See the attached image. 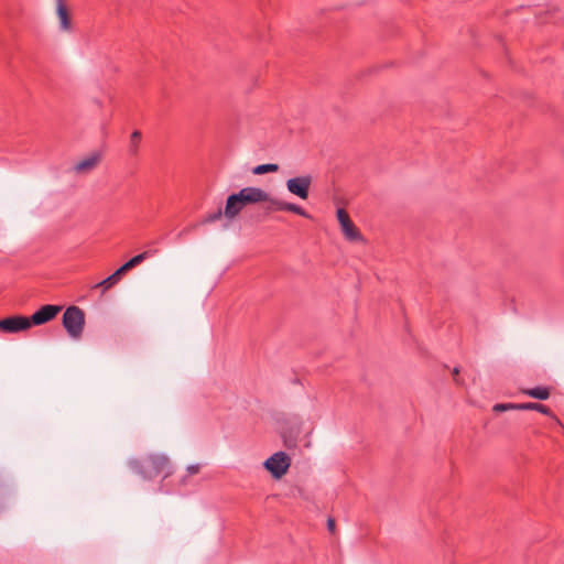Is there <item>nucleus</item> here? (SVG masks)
Returning a JSON list of instances; mask_svg holds the SVG:
<instances>
[{
	"label": "nucleus",
	"instance_id": "nucleus-1",
	"mask_svg": "<svg viewBox=\"0 0 564 564\" xmlns=\"http://www.w3.org/2000/svg\"><path fill=\"white\" fill-rule=\"evenodd\" d=\"M130 468L144 479H153L160 475L164 478L171 475V463L163 454H151L141 458L131 459Z\"/></svg>",
	"mask_w": 564,
	"mask_h": 564
},
{
	"label": "nucleus",
	"instance_id": "nucleus-2",
	"mask_svg": "<svg viewBox=\"0 0 564 564\" xmlns=\"http://www.w3.org/2000/svg\"><path fill=\"white\" fill-rule=\"evenodd\" d=\"M62 324L72 338H80L85 327L84 311L75 305L68 306L63 314Z\"/></svg>",
	"mask_w": 564,
	"mask_h": 564
},
{
	"label": "nucleus",
	"instance_id": "nucleus-3",
	"mask_svg": "<svg viewBox=\"0 0 564 564\" xmlns=\"http://www.w3.org/2000/svg\"><path fill=\"white\" fill-rule=\"evenodd\" d=\"M263 466L274 479H280L288 473L291 466V457L280 451L267 458Z\"/></svg>",
	"mask_w": 564,
	"mask_h": 564
},
{
	"label": "nucleus",
	"instance_id": "nucleus-4",
	"mask_svg": "<svg viewBox=\"0 0 564 564\" xmlns=\"http://www.w3.org/2000/svg\"><path fill=\"white\" fill-rule=\"evenodd\" d=\"M62 306L46 304L41 306L37 311H35L31 316H28L30 322V327L44 325L51 321H53L57 314L61 312Z\"/></svg>",
	"mask_w": 564,
	"mask_h": 564
},
{
	"label": "nucleus",
	"instance_id": "nucleus-5",
	"mask_svg": "<svg viewBox=\"0 0 564 564\" xmlns=\"http://www.w3.org/2000/svg\"><path fill=\"white\" fill-rule=\"evenodd\" d=\"M337 219L340 225L341 231L349 241H361L362 235L350 219L348 213L344 208L337 209Z\"/></svg>",
	"mask_w": 564,
	"mask_h": 564
},
{
	"label": "nucleus",
	"instance_id": "nucleus-6",
	"mask_svg": "<svg viewBox=\"0 0 564 564\" xmlns=\"http://www.w3.org/2000/svg\"><path fill=\"white\" fill-rule=\"evenodd\" d=\"M29 328L31 327L28 316L12 315L0 319V332L4 334H15Z\"/></svg>",
	"mask_w": 564,
	"mask_h": 564
},
{
	"label": "nucleus",
	"instance_id": "nucleus-7",
	"mask_svg": "<svg viewBox=\"0 0 564 564\" xmlns=\"http://www.w3.org/2000/svg\"><path fill=\"white\" fill-rule=\"evenodd\" d=\"M312 180L313 178L311 175H302L289 178L286 181V188L291 194L300 197L301 199H307Z\"/></svg>",
	"mask_w": 564,
	"mask_h": 564
},
{
	"label": "nucleus",
	"instance_id": "nucleus-8",
	"mask_svg": "<svg viewBox=\"0 0 564 564\" xmlns=\"http://www.w3.org/2000/svg\"><path fill=\"white\" fill-rule=\"evenodd\" d=\"M238 195L243 199L245 205L262 203L269 198V193L260 187L248 186L238 192Z\"/></svg>",
	"mask_w": 564,
	"mask_h": 564
},
{
	"label": "nucleus",
	"instance_id": "nucleus-9",
	"mask_svg": "<svg viewBox=\"0 0 564 564\" xmlns=\"http://www.w3.org/2000/svg\"><path fill=\"white\" fill-rule=\"evenodd\" d=\"M245 207L246 205L243 199H241L238 193H232L226 199L224 217L228 220H232L241 213Z\"/></svg>",
	"mask_w": 564,
	"mask_h": 564
},
{
	"label": "nucleus",
	"instance_id": "nucleus-10",
	"mask_svg": "<svg viewBox=\"0 0 564 564\" xmlns=\"http://www.w3.org/2000/svg\"><path fill=\"white\" fill-rule=\"evenodd\" d=\"M101 161V154L99 152H93L86 159L79 161L74 165V171L77 174L88 173L93 171Z\"/></svg>",
	"mask_w": 564,
	"mask_h": 564
},
{
	"label": "nucleus",
	"instance_id": "nucleus-11",
	"mask_svg": "<svg viewBox=\"0 0 564 564\" xmlns=\"http://www.w3.org/2000/svg\"><path fill=\"white\" fill-rule=\"evenodd\" d=\"M56 13L59 20L61 29L64 31H69L72 29V21L64 0H56Z\"/></svg>",
	"mask_w": 564,
	"mask_h": 564
},
{
	"label": "nucleus",
	"instance_id": "nucleus-12",
	"mask_svg": "<svg viewBox=\"0 0 564 564\" xmlns=\"http://www.w3.org/2000/svg\"><path fill=\"white\" fill-rule=\"evenodd\" d=\"M518 410H530V411H538L544 415L554 417L557 424L561 425V422L553 414L551 409L542 403H535V402H527V403H520L518 406Z\"/></svg>",
	"mask_w": 564,
	"mask_h": 564
},
{
	"label": "nucleus",
	"instance_id": "nucleus-13",
	"mask_svg": "<svg viewBox=\"0 0 564 564\" xmlns=\"http://www.w3.org/2000/svg\"><path fill=\"white\" fill-rule=\"evenodd\" d=\"M522 393L525 395H529L533 399L543 401V400H547L550 398L551 389L549 387L539 386V387H534V388H530V389H523Z\"/></svg>",
	"mask_w": 564,
	"mask_h": 564
},
{
	"label": "nucleus",
	"instance_id": "nucleus-14",
	"mask_svg": "<svg viewBox=\"0 0 564 564\" xmlns=\"http://www.w3.org/2000/svg\"><path fill=\"white\" fill-rule=\"evenodd\" d=\"M121 278H122L121 274L118 272V270H116L108 278H106L101 282L95 284L94 288L95 289L101 288L102 289V293H105L107 290H109L110 288L116 285L120 281Z\"/></svg>",
	"mask_w": 564,
	"mask_h": 564
},
{
	"label": "nucleus",
	"instance_id": "nucleus-15",
	"mask_svg": "<svg viewBox=\"0 0 564 564\" xmlns=\"http://www.w3.org/2000/svg\"><path fill=\"white\" fill-rule=\"evenodd\" d=\"M262 203L267 204L263 207V210L267 215H269L273 212H283V208H281V206L284 205V202L272 197L270 194H269V198L264 199Z\"/></svg>",
	"mask_w": 564,
	"mask_h": 564
},
{
	"label": "nucleus",
	"instance_id": "nucleus-16",
	"mask_svg": "<svg viewBox=\"0 0 564 564\" xmlns=\"http://www.w3.org/2000/svg\"><path fill=\"white\" fill-rule=\"evenodd\" d=\"M279 171V165L274 163L260 164L252 169L254 175H263L267 173H275Z\"/></svg>",
	"mask_w": 564,
	"mask_h": 564
},
{
	"label": "nucleus",
	"instance_id": "nucleus-17",
	"mask_svg": "<svg viewBox=\"0 0 564 564\" xmlns=\"http://www.w3.org/2000/svg\"><path fill=\"white\" fill-rule=\"evenodd\" d=\"M281 208H283V212H291L304 218H311V215L300 205L284 202V205H282Z\"/></svg>",
	"mask_w": 564,
	"mask_h": 564
},
{
	"label": "nucleus",
	"instance_id": "nucleus-18",
	"mask_svg": "<svg viewBox=\"0 0 564 564\" xmlns=\"http://www.w3.org/2000/svg\"><path fill=\"white\" fill-rule=\"evenodd\" d=\"M155 253V250H145L131 259H129V263L131 264L132 269L142 263L144 260L149 259Z\"/></svg>",
	"mask_w": 564,
	"mask_h": 564
},
{
	"label": "nucleus",
	"instance_id": "nucleus-19",
	"mask_svg": "<svg viewBox=\"0 0 564 564\" xmlns=\"http://www.w3.org/2000/svg\"><path fill=\"white\" fill-rule=\"evenodd\" d=\"M142 134L139 130H134L130 135V144H129V152L132 155H135L138 153L139 143L141 141Z\"/></svg>",
	"mask_w": 564,
	"mask_h": 564
},
{
	"label": "nucleus",
	"instance_id": "nucleus-20",
	"mask_svg": "<svg viewBox=\"0 0 564 564\" xmlns=\"http://www.w3.org/2000/svg\"><path fill=\"white\" fill-rule=\"evenodd\" d=\"M224 216V210L218 208L216 212L206 215L198 225H207L219 220Z\"/></svg>",
	"mask_w": 564,
	"mask_h": 564
},
{
	"label": "nucleus",
	"instance_id": "nucleus-21",
	"mask_svg": "<svg viewBox=\"0 0 564 564\" xmlns=\"http://www.w3.org/2000/svg\"><path fill=\"white\" fill-rule=\"evenodd\" d=\"M283 444L288 449L295 448L297 445L296 436H293L291 433L283 432L282 433Z\"/></svg>",
	"mask_w": 564,
	"mask_h": 564
},
{
	"label": "nucleus",
	"instance_id": "nucleus-22",
	"mask_svg": "<svg viewBox=\"0 0 564 564\" xmlns=\"http://www.w3.org/2000/svg\"><path fill=\"white\" fill-rule=\"evenodd\" d=\"M520 403H498L494 406L496 412H505L508 410H518Z\"/></svg>",
	"mask_w": 564,
	"mask_h": 564
},
{
	"label": "nucleus",
	"instance_id": "nucleus-23",
	"mask_svg": "<svg viewBox=\"0 0 564 564\" xmlns=\"http://www.w3.org/2000/svg\"><path fill=\"white\" fill-rule=\"evenodd\" d=\"M198 226V224H195V225H189L185 228H183L178 234H177V239H182L184 236L188 235L191 231H193L196 227Z\"/></svg>",
	"mask_w": 564,
	"mask_h": 564
},
{
	"label": "nucleus",
	"instance_id": "nucleus-24",
	"mask_svg": "<svg viewBox=\"0 0 564 564\" xmlns=\"http://www.w3.org/2000/svg\"><path fill=\"white\" fill-rule=\"evenodd\" d=\"M132 267L131 264L129 263V261H127L126 263H123L121 267H119L117 270L118 272L121 274V276L123 274H126L129 270H131Z\"/></svg>",
	"mask_w": 564,
	"mask_h": 564
},
{
	"label": "nucleus",
	"instance_id": "nucleus-25",
	"mask_svg": "<svg viewBox=\"0 0 564 564\" xmlns=\"http://www.w3.org/2000/svg\"><path fill=\"white\" fill-rule=\"evenodd\" d=\"M199 469H200V466H199L198 464L189 465V466L187 467V473H188L189 475H194V474H197V473L199 471Z\"/></svg>",
	"mask_w": 564,
	"mask_h": 564
},
{
	"label": "nucleus",
	"instance_id": "nucleus-26",
	"mask_svg": "<svg viewBox=\"0 0 564 564\" xmlns=\"http://www.w3.org/2000/svg\"><path fill=\"white\" fill-rule=\"evenodd\" d=\"M327 528L326 529H335V525H336V521L333 517H329L327 519V523H326Z\"/></svg>",
	"mask_w": 564,
	"mask_h": 564
},
{
	"label": "nucleus",
	"instance_id": "nucleus-27",
	"mask_svg": "<svg viewBox=\"0 0 564 564\" xmlns=\"http://www.w3.org/2000/svg\"><path fill=\"white\" fill-rule=\"evenodd\" d=\"M452 373H453L454 380H455V381H457L456 377H457V376H458V373H459V368H458V367H455V368L453 369V372H452Z\"/></svg>",
	"mask_w": 564,
	"mask_h": 564
},
{
	"label": "nucleus",
	"instance_id": "nucleus-28",
	"mask_svg": "<svg viewBox=\"0 0 564 564\" xmlns=\"http://www.w3.org/2000/svg\"><path fill=\"white\" fill-rule=\"evenodd\" d=\"M4 509V502L3 500L0 498V511H2Z\"/></svg>",
	"mask_w": 564,
	"mask_h": 564
}]
</instances>
